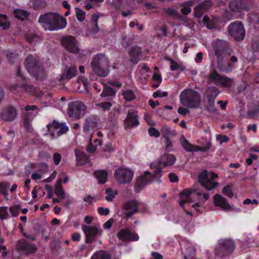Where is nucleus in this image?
Listing matches in <instances>:
<instances>
[{"label": "nucleus", "mask_w": 259, "mask_h": 259, "mask_svg": "<svg viewBox=\"0 0 259 259\" xmlns=\"http://www.w3.org/2000/svg\"><path fill=\"white\" fill-rule=\"evenodd\" d=\"M176 157L170 154L163 155L157 162H153L151 164V167L155 170L153 175H150L148 171H145L144 176L139 178L137 184L140 187H143L146 185L151 183L153 180H156L158 183L161 182V167H166L172 165L176 162Z\"/></svg>", "instance_id": "1"}, {"label": "nucleus", "mask_w": 259, "mask_h": 259, "mask_svg": "<svg viewBox=\"0 0 259 259\" xmlns=\"http://www.w3.org/2000/svg\"><path fill=\"white\" fill-rule=\"evenodd\" d=\"M213 48L215 55L217 57V67L219 70L225 72L232 70L234 66L230 63L226 64L223 61V57L230 56L232 52L228 42L223 40H217L213 44Z\"/></svg>", "instance_id": "2"}, {"label": "nucleus", "mask_w": 259, "mask_h": 259, "mask_svg": "<svg viewBox=\"0 0 259 259\" xmlns=\"http://www.w3.org/2000/svg\"><path fill=\"white\" fill-rule=\"evenodd\" d=\"M38 22L46 30H58L64 28L67 25L66 20L56 13H48L39 16Z\"/></svg>", "instance_id": "3"}, {"label": "nucleus", "mask_w": 259, "mask_h": 259, "mask_svg": "<svg viewBox=\"0 0 259 259\" xmlns=\"http://www.w3.org/2000/svg\"><path fill=\"white\" fill-rule=\"evenodd\" d=\"M93 71L100 76H106L109 73V62L104 54H97L91 62Z\"/></svg>", "instance_id": "4"}, {"label": "nucleus", "mask_w": 259, "mask_h": 259, "mask_svg": "<svg viewBox=\"0 0 259 259\" xmlns=\"http://www.w3.org/2000/svg\"><path fill=\"white\" fill-rule=\"evenodd\" d=\"M180 99L184 106L190 108H197L200 104L201 96L197 92L188 89L181 92Z\"/></svg>", "instance_id": "5"}, {"label": "nucleus", "mask_w": 259, "mask_h": 259, "mask_svg": "<svg viewBox=\"0 0 259 259\" xmlns=\"http://www.w3.org/2000/svg\"><path fill=\"white\" fill-rule=\"evenodd\" d=\"M218 175L212 172H208L206 170H202L198 176V180L201 185L208 191L214 189L219 186L217 182L213 181Z\"/></svg>", "instance_id": "6"}, {"label": "nucleus", "mask_w": 259, "mask_h": 259, "mask_svg": "<svg viewBox=\"0 0 259 259\" xmlns=\"http://www.w3.org/2000/svg\"><path fill=\"white\" fill-rule=\"evenodd\" d=\"M47 128L52 140L58 138L69 130L68 127L65 123H59L56 120L50 122L47 125Z\"/></svg>", "instance_id": "7"}, {"label": "nucleus", "mask_w": 259, "mask_h": 259, "mask_svg": "<svg viewBox=\"0 0 259 259\" xmlns=\"http://www.w3.org/2000/svg\"><path fill=\"white\" fill-rule=\"evenodd\" d=\"M82 230L85 234V242L92 243L97 237L101 236L103 230L99 225L82 226Z\"/></svg>", "instance_id": "8"}, {"label": "nucleus", "mask_w": 259, "mask_h": 259, "mask_svg": "<svg viewBox=\"0 0 259 259\" xmlns=\"http://www.w3.org/2000/svg\"><path fill=\"white\" fill-rule=\"evenodd\" d=\"M230 35L237 40H241L245 36V30L242 24L239 22H235L230 24L228 27Z\"/></svg>", "instance_id": "9"}, {"label": "nucleus", "mask_w": 259, "mask_h": 259, "mask_svg": "<svg viewBox=\"0 0 259 259\" xmlns=\"http://www.w3.org/2000/svg\"><path fill=\"white\" fill-rule=\"evenodd\" d=\"M133 172L127 168H119L114 173L116 180L120 184H126L131 181L133 177Z\"/></svg>", "instance_id": "10"}, {"label": "nucleus", "mask_w": 259, "mask_h": 259, "mask_svg": "<svg viewBox=\"0 0 259 259\" xmlns=\"http://www.w3.org/2000/svg\"><path fill=\"white\" fill-rule=\"evenodd\" d=\"M218 246L219 247L218 253L223 256L231 254L235 248L234 242L229 239L220 240Z\"/></svg>", "instance_id": "11"}, {"label": "nucleus", "mask_w": 259, "mask_h": 259, "mask_svg": "<svg viewBox=\"0 0 259 259\" xmlns=\"http://www.w3.org/2000/svg\"><path fill=\"white\" fill-rule=\"evenodd\" d=\"M180 144L182 147L188 152L193 151H201L206 152L209 150L211 146V144L209 142L207 143L205 146L203 147H197L196 146L192 145L184 136H182L180 139Z\"/></svg>", "instance_id": "12"}, {"label": "nucleus", "mask_w": 259, "mask_h": 259, "mask_svg": "<svg viewBox=\"0 0 259 259\" xmlns=\"http://www.w3.org/2000/svg\"><path fill=\"white\" fill-rule=\"evenodd\" d=\"M16 248L25 254L34 253L37 251V247L35 244L30 243L24 239L17 241Z\"/></svg>", "instance_id": "13"}, {"label": "nucleus", "mask_w": 259, "mask_h": 259, "mask_svg": "<svg viewBox=\"0 0 259 259\" xmlns=\"http://www.w3.org/2000/svg\"><path fill=\"white\" fill-rule=\"evenodd\" d=\"M17 112L13 106H8L3 107L0 111V118L6 121H12L16 117Z\"/></svg>", "instance_id": "14"}, {"label": "nucleus", "mask_w": 259, "mask_h": 259, "mask_svg": "<svg viewBox=\"0 0 259 259\" xmlns=\"http://www.w3.org/2000/svg\"><path fill=\"white\" fill-rule=\"evenodd\" d=\"M99 121V118L95 115L88 116L85 119L83 127L84 131L90 132V136L91 133L93 134V132L98 129Z\"/></svg>", "instance_id": "15"}, {"label": "nucleus", "mask_w": 259, "mask_h": 259, "mask_svg": "<svg viewBox=\"0 0 259 259\" xmlns=\"http://www.w3.org/2000/svg\"><path fill=\"white\" fill-rule=\"evenodd\" d=\"M118 238L121 241H136L139 239L138 235L132 232L128 228L121 229L117 234Z\"/></svg>", "instance_id": "16"}, {"label": "nucleus", "mask_w": 259, "mask_h": 259, "mask_svg": "<svg viewBox=\"0 0 259 259\" xmlns=\"http://www.w3.org/2000/svg\"><path fill=\"white\" fill-rule=\"evenodd\" d=\"M140 203L135 200L131 201L126 203L124 206L125 217L128 218L139 211Z\"/></svg>", "instance_id": "17"}, {"label": "nucleus", "mask_w": 259, "mask_h": 259, "mask_svg": "<svg viewBox=\"0 0 259 259\" xmlns=\"http://www.w3.org/2000/svg\"><path fill=\"white\" fill-rule=\"evenodd\" d=\"M25 65L28 71L31 73H36L40 67L38 60L32 55L26 58Z\"/></svg>", "instance_id": "18"}, {"label": "nucleus", "mask_w": 259, "mask_h": 259, "mask_svg": "<svg viewBox=\"0 0 259 259\" xmlns=\"http://www.w3.org/2000/svg\"><path fill=\"white\" fill-rule=\"evenodd\" d=\"M87 109L86 106L82 102L76 103L74 108L70 109L68 111L69 116L79 118L83 116Z\"/></svg>", "instance_id": "19"}, {"label": "nucleus", "mask_w": 259, "mask_h": 259, "mask_svg": "<svg viewBox=\"0 0 259 259\" xmlns=\"http://www.w3.org/2000/svg\"><path fill=\"white\" fill-rule=\"evenodd\" d=\"M62 44L63 46L67 50L72 53H76L78 50V47L76 44L75 39L71 36H67L62 39Z\"/></svg>", "instance_id": "20"}, {"label": "nucleus", "mask_w": 259, "mask_h": 259, "mask_svg": "<svg viewBox=\"0 0 259 259\" xmlns=\"http://www.w3.org/2000/svg\"><path fill=\"white\" fill-rule=\"evenodd\" d=\"M219 93V91L214 87L208 88L205 92L204 95L207 99L208 102L212 109L213 108L214 101Z\"/></svg>", "instance_id": "21"}, {"label": "nucleus", "mask_w": 259, "mask_h": 259, "mask_svg": "<svg viewBox=\"0 0 259 259\" xmlns=\"http://www.w3.org/2000/svg\"><path fill=\"white\" fill-rule=\"evenodd\" d=\"M138 115L136 112L128 111L124 121L125 128H130L137 126L139 124L138 120Z\"/></svg>", "instance_id": "22"}, {"label": "nucleus", "mask_w": 259, "mask_h": 259, "mask_svg": "<svg viewBox=\"0 0 259 259\" xmlns=\"http://www.w3.org/2000/svg\"><path fill=\"white\" fill-rule=\"evenodd\" d=\"M213 202L215 206L220 207L223 210H227L231 208L226 198L221 195L215 194L213 196Z\"/></svg>", "instance_id": "23"}, {"label": "nucleus", "mask_w": 259, "mask_h": 259, "mask_svg": "<svg viewBox=\"0 0 259 259\" xmlns=\"http://www.w3.org/2000/svg\"><path fill=\"white\" fill-rule=\"evenodd\" d=\"M196 194L200 199L197 202L192 205V207L197 211L200 212L199 208L203 206L205 202L208 200L209 198V195L208 193H204L202 194L199 192H197Z\"/></svg>", "instance_id": "24"}, {"label": "nucleus", "mask_w": 259, "mask_h": 259, "mask_svg": "<svg viewBox=\"0 0 259 259\" xmlns=\"http://www.w3.org/2000/svg\"><path fill=\"white\" fill-rule=\"evenodd\" d=\"M196 190L192 189L191 190H185L181 194L180 199L179 200V203L180 206L184 207L186 202H189L191 199V195L195 192Z\"/></svg>", "instance_id": "25"}, {"label": "nucleus", "mask_w": 259, "mask_h": 259, "mask_svg": "<svg viewBox=\"0 0 259 259\" xmlns=\"http://www.w3.org/2000/svg\"><path fill=\"white\" fill-rule=\"evenodd\" d=\"M76 73L77 71L75 67L74 66H70L65 70L59 80L61 81L64 80L70 79L73 77L76 76Z\"/></svg>", "instance_id": "26"}, {"label": "nucleus", "mask_w": 259, "mask_h": 259, "mask_svg": "<svg viewBox=\"0 0 259 259\" xmlns=\"http://www.w3.org/2000/svg\"><path fill=\"white\" fill-rule=\"evenodd\" d=\"M76 158L77 163L79 165H84L89 161V157L83 152L74 150Z\"/></svg>", "instance_id": "27"}, {"label": "nucleus", "mask_w": 259, "mask_h": 259, "mask_svg": "<svg viewBox=\"0 0 259 259\" xmlns=\"http://www.w3.org/2000/svg\"><path fill=\"white\" fill-rule=\"evenodd\" d=\"M25 109L26 111L25 117L29 120L33 119L34 116H36L39 111L37 107L35 105L26 106Z\"/></svg>", "instance_id": "28"}, {"label": "nucleus", "mask_w": 259, "mask_h": 259, "mask_svg": "<svg viewBox=\"0 0 259 259\" xmlns=\"http://www.w3.org/2000/svg\"><path fill=\"white\" fill-rule=\"evenodd\" d=\"M94 175L99 184H104L107 180L108 174L105 170H97L94 172Z\"/></svg>", "instance_id": "29"}, {"label": "nucleus", "mask_w": 259, "mask_h": 259, "mask_svg": "<svg viewBox=\"0 0 259 259\" xmlns=\"http://www.w3.org/2000/svg\"><path fill=\"white\" fill-rule=\"evenodd\" d=\"M221 76L222 75H220L215 70L212 69L210 70L206 78L209 82L213 83L217 85Z\"/></svg>", "instance_id": "30"}, {"label": "nucleus", "mask_w": 259, "mask_h": 259, "mask_svg": "<svg viewBox=\"0 0 259 259\" xmlns=\"http://www.w3.org/2000/svg\"><path fill=\"white\" fill-rule=\"evenodd\" d=\"M140 52V49L138 47L132 48L129 52V54L131 56V61L134 64H136L138 62L139 56Z\"/></svg>", "instance_id": "31"}, {"label": "nucleus", "mask_w": 259, "mask_h": 259, "mask_svg": "<svg viewBox=\"0 0 259 259\" xmlns=\"http://www.w3.org/2000/svg\"><path fill=\"white\" fill-rule=\"evenodd\" d=\"M55 193L56 195L61 199L65 198L66 196L64 190L62 187V181L61 180H58L56 184Z\"/></svg>", "instance_id": "32"}, {"label": "nucleus", "mask_w": 259, "mask_h": 259, "mask_svg": "<svg viewBox=\"0 0 259 259\" xmlns=\"http://www.w3.org/2000/svg\"><path fill=\"white\" fill-rule=\"evenodd\" d=\"M233 83V80L232 79L225 76L222 75L217 85L225 88H229L232 86Z\"/></svg>", "instance_id": "33"}, {"label": "nucleus", "mask_w": 259, "mask_h": 259, "mask_svg": "<svg viewBox=\"0 0 259 259\" xmlns=\"http://www.w3.org/2000/svg\"><path fill=\"white\" fill-rule=\"evenodd\" d=\"M115 94V92L112 88L106 86L104 84L103 92L101 94L102 97H110L114 96Z\"/></svg>", "instance_id": "34"}, {"label": "nucleus", "mask_w": 259, "mask_h": 259, "mask_svg": "<svg viewBox=\"0 0 259 259\" xmlns=\"http://www.w3.org/2000/svg\"><path fill=\"white\" fill-rule=\"evenodd\" d=\"M91 259H110V256L106 252L101 250L94 254Z\"/></svg>", "instance_id": "35"}, {"label": "nucleus", "mask_w": 259, "mask_h": 259, "mask_svg": "<svg viewBox=\"0 0 259 259\" xmlns=\"http://www.w3.org/2000/svg\"><path fill=\"white\" fill-rule=\"evenodd\" d=\"M167 60L169 61L170 63V69L171 71L175 70H181L183 71L185 69L184 67L182 66L181 64L175 62L173 60L170 58H167Z\"/></svg>", "instance_id": "36"}, {"label": "nucleus", "mask_w": 259, "mask_h": 259, "mask_svg": "<svg viewBox=\"0 0 259 259\" xmlns=\"http://www.w3.org/2000/svg\"><path fill=\"white\" fill-rule=\"evenodd\" d=\"M14 14L15 17L22 20L26 18L28 15V13L26 11L22 9H17L15 10Z\"/></svg>", "instance_id": "37"}, {"label": "nucleus", "mask_w": 259, "mask_h": 259, "mask_svg": "<svg viewBox=\"0 0 259 259\" xmlns=\"http://www.w3.org/2000/svg\"><path fill=\"white\" fill-rule=\"evenodd\" d=\"M122 95L123 98L126 101H131L135 99V95L134 93L130 90H126L123 91Z\"/></svg>", "instance_id": "38"}, {"label": "nucleus", "mask_w": 259, "mask_h": 259, "mask_svg": "<svg viewBox=\"0 0 259 259\" xmlns=\"http://www.w3.org/2000/svg\"><path fill=\"white\" fill-rule=\"evenodd\" d=\"M75 15L77 20L79 21H83L85 19V13L79 8H75Z\"/></svg>", "instance_id": "39"}, {"label": "nucleus", "mask_w": 259, "mask_h": 259, "mask_svg": "<svg viewBox=\"0 0 259 259\" xmlns=\"http://www.w3.org/2000/svg\"><path fill=\"white\" fill-rule=\"evenodd\" d=\"M96 105L103 111H108L111 108L112 104L110 102H105L97 104Z\"/></svg>", "instance_id": "40"}, {"label": "nucleus", "mask_w": 259, "mask_h": 259, "mask_svg": "<svg viewBox=\"0 0 259 259\" xmlns=\"http://www.w3.org/2000/svg\"><path fill=\"white\" fill-rule=\"evenodd\" d=\"M27 40L30 43L39 42L42 40L41 37L33 33L27 36Z\"/></svg>", "instance_id": "41"}, {"label": "nucleus", "mask_w": 259, "mask_h": 259, "mask_svg": "<svg viewBox=\"0 0 259 259\" xmlns=\"http://www.w3.org/2000/svg\"><path fill=\"white\" fill-rule=\"evenodd\" d=\"M223 193L227 196L232 198L233 196L232 187L230 185H227L222 190Z\"/></svg>", "instance_id": "42"}, {"label": "nucleus", "mask_w": 259, "mask_h": 259, "mask_svg": "<svg viewBox=\"0 0 259 259\" xmlns=\"http://www.w3.org/2000/svg\"><path fill=\"white\" fill-rule=\"evenodd\" d=\"M105 193L106 196L105 199L108 201H111L114 198L115 195V192H113L110 188H107L106 189Z\"/></svg>", "instance_id": "43"}, {"label": "nucleus", "mask_w": 259, "mask_h": 259, "mask_svg": "<svg viewBox=\"0 0 259 259\" xmlns=\"http://www.w3.org/2000/svg\"><path fill=\"white\" fill-rule=\"evenodd\" d=\"M0 26L3 27L4 29L9 27V23H8L6 15L0 14Z\"/></svg>", "instance_id": "44"}, {"label": "nucleus", "mask_w": 259, "mask_h": 259, "mask_svg": "<svg viewBox=\"0 0 259 259\" xmlns=\"http://www.w3.org/2000/svg\"><path fill=\"white\" fill-rule=\"evenodd\" d=\"M10 185L8 183H0V193L5 196H8L7 189Z\"/></svg>", "instance_id": "45"}, {"label": "nucleus", "mask_w": 259, "mask_h": 259, "mask_svg": "<svg viewBox=\"0 0 259 259\" xmlns=\"http://www.w3.org/2000/svg\"><path fill=\"white\" fill-rule=\"evenodd\" d=\"M9 217L8 207L7 206L0 207V218L2 220L7 219Z\"/></svg>", "instance_id": "46"}, {"label": "nucleus", "mask_w": 259, "mask_h": 259, "mask_svg": "<svg viewBox=\"0 0 259 259\" xmlns=\"http://www.w3.org/2000/svg\"><path fill=\"white\" fill-rule=\"evenodd\" d=\"M21 209V207L19 205H16L12 206L10 211L13 217H17L19 213V211Z\"/></svg>", "instance_id": "47"}, {"label": "nucleus", "mask_w": 259, "mask_h": 259, "mask_svg": "<svg viewBox=\"0 0 259 259\" xmlns=\"http://www.w3.org/2000/svg\"><path fill=\"white\" fill-rule=\"evenodd\" d=\"M18 227L20 230V232L23 234V235L24 236H25L26 238H27L32 241L35 240L36 238L34 236L29 235L27 234L26 233L24 232L23 227L21 224H20L19 225Z\"/></svg>", "instance_id": "48"}, {"label": "nucleus", "mask_w": 259, "mask_h": 259, "mask_svg": "<svg viewBox=\"0 0 259 259\" xmlns=\"http://www.w3.org/2000/svg\"><path fill=\"white\" fill-rule=\"evenodd\" d=\"M90 136V143L88 145V146L87 147L86 149L88 152H89L90 153H93L96 150V147L95 146H94L92 143V138L93 137V133H91V135Z\"/></svg>", "instance_id": "49"}, {"label": "nucleus", "mask_w": 259, "mask_h": 259, "mask_svg": "<svg viewBox=\"0 0 259 259\" xmlns=\"http://www.w3.org/2000/svg\"><path fill=\"white\" fill-rule=\"evenodd\" d=\"M53 158L54 164L57 165L60 163L62 159V156L60 153H54Z\"/></svg>", "instance_id": "50"}, {"label": "nucleus", "mask_w": 259, "mask_h": 259, "mask_svg": "<svg viewBox=\"0 0 259 259\" xmlns=\"http://www.w3.org/2000/svg\"><path fill=\"white\" fill-rule=\"evenodd\" d=\"M98 211L101 215H107L109 213L110 210L108 208L101 206L98 208Z\"/></svg>", "instance_id": "51"}, {"label": "nucleus", "mask_w": 259, "mask_h": 259, "mask_svg": "<svg viewBox=\"0 0 259 259\" xmlns=\"http://www.w3.org/2000/svg\"><path fill=\"white\" fill-rule=\"evenodd\" d=\"M148 133L150 136H153L156 138L160 136L159 131L155 128L151 127L148 130Z\"/></svg>", "instance_id": "52"}, {"label": "nucleus", "mask_w": 259, "mask_h": 259, "mask_svg": "<svg viewBox=\"0 0 259 259\" xmlns=\"http://www.w3.org/2000/svg\"><path fill=\"white\" fill-rule=\"evenodd\" d=\"M168 95V93L167 92H161L159 91H157L153 93V97L155 98L158 97H166Z\"/></svg>", "instance_id": "53"}, {"label": "nucleus", "mask_w": 259, "mask_h": 259, "mask_svg": "<svg viewBox=\"0 0 259 259\" xmlns=\"http://www.w3.org/2000/svg\"><path fill=\"white\" fill-rule=\"evenodd\" d=\"M64 199L65 200L63 203V205L65 207L68 208L72 202V198L71 197L66 195V197H65Z\"/></svg>", "instance_id": "54"}, {"label": "nucleus", "mask_w": 259, "mask_h": 259, "mask_svg": "<svg viewBox=\"0 0 259 259\" xmlns=\"http://www.w3.org/2000/svg\"><path fill=\"white\" fill-rule=\"evenodd\" d=\"M113 222H114V220L112 219H109L108 221H107V222H106L104 223V224L103 225V228L105 229H107V230L110 229L113 225Z\"/></svg>", "instance_id": "55"}, {"label": "nucleus", "mask_w": 259, "mask_h": 259, "mask_svg": "<svg viewBox=\"0 0 259 259\" xmlns=\"http://www.w3.org/2000/svg\"><path fill=\"white\" fill-rule=\"evenodd\" d=\"M217 139L220 141L221 144L224 142H227L229 140V138L226 136L222 135H218L217 136Z\"/></svg>", "instance_id": "56"}, {"label": "nucleus", "mask_w": 259, "mask_h": 259, "mask_svg": "<svg viewBox=\"0 0 259 259\" xmlns=\"http://www.w3.org/2000/svg\"><path fill=\"white\" fill-rule=\"evenodd\" d=\"M98 19H99V16L98 15L94 14V15H92V22L93 25H96V28H97L96 30L97 31L99 30V27H98V22H97Z\"/></svg>", "instance_id": "57"}, {"label": "nucleus", "mask_w": 259, "mask_h": 259, "mask_svg": "<svg viewBox=\"0 0 259 259\" xmlns=\"http://www.w3.org/2000/svg\"><path fill=\"white\" fill-rule=\"evenodd\" d=\"M229 7L233 11H237L238 10L237 3L235 1L232 2L229 4Z\"/></svg>", "instance_id": "58"}, {"label": "nucleus", "mask_w": 259, "mask_h": 259, "mask_svg": "<svg viewBox=\"0 0 259 259\" xmlns=\"http://www.w3.org/2000/svg\"><path fill=\"white\" fill-rule=\"evenodd\" d=\"M168 177L170 181L172 183H175L178 181L179 179L178 176L174 173H170Z\"/></svg>", "instance_id": "59"}, {"label": "nucleus", "mask_w": 259, "mask_h": 259, "mask_svg": "<svg viewBox=\"0 0 259 259\" xmlns=\"http://www.w3.org/2000/svg\"><path fill=\"white\" fill-rule=\"evenodd\" d=\"M152 78L154 80L158 81L160 83L162 81V77L160 74L154 73L153 75Z\"/></svg>", "instance_id": "60"}, {"label": "nucleus", "mask_w": 259, "mask_h": 259, "mask_svg": "<svg viewBox=\"0 0 259 259\" xmlns=\"http://www.w3.org/2000/svg\"><path fill=\"white\" fill-rule=\"evenodd\" d=\"M178 112L181 115H186L189 113V111L186 108L181 107L178 109Z\"/></svg>", "instance_id": "61"}, {"label": "nucleus", "mask_w": 259, "mask_h": 259, "mask_svg": "<svg viewBox=\"0 0 259 259\" xmlns=\"http://www.w3.org/2000/svg\"><path fill=\"white\" fill-rule=\"evenodd\" d=\"M93 219V217L91 215H87L84 217V221L87 224L90 225L92 223Z\"/></svg>", "instance_id": "62"}, {"label": "nucleus", "mask_w": 259, "mask_h": 259, "mask_svg": "<svg viewBox=\"0 0 259 259\" xmlns=\"http://www.w3.org/2000/svg\"><path fill=\"white\" fill-rule=\"evenodd\" d=\"M165 12L170 16H175L176 15V11L172 8H168L165 9Z\"/></svg>", "instance_id": "63"}, {"label": "nucleus", "mask_w": 259, "mask_h": 259, "mask_svg": "<svg viewBox=\"0 0 259 259\" xmlns=\"http://www.w3.org/2000/svg\"><path fill=\"white\" fill-rule=\"evenodd\" d=\"M151 255L153 259H163V256L157 252H152Z\"/></svg>", "instance_id": "64"}]
</instances>
